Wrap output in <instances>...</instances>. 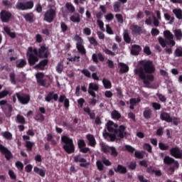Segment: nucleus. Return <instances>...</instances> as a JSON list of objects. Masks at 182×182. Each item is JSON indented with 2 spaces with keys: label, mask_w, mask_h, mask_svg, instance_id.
I'll list each match as a JSON object with an SVG mask.
<instances>
[{
  "label": "nucleus",
  "mask_w": 182,
  "mask_h": 182,
  "mask_svg": "<svg viewBox=\"0 0 182 182\" xmlns=\"http://www.w3.org/2000/svg\"><path fill=\"white\" fill-rule=\"evenodd\" d=\"M154 70V65L151 61L143 60L139 61L134 73L143 80L144 85H150V82L154 80V77L151 75Z\"/></svg>",
  "instance_id": "1"
},
{
  "label": "nucleus",
  "mask_w": 182,
  "mask_h": 182,
  "mask_svg": "<svg viewBox=\"0 0 182 182\" xmlns=\"http://www.w3.org/2000/svg\"><path fill=\"white\" fill-rule=\"evenodd\" d=\"M107 129L109 134L106 132L103 133V136L107 140L109 139L111 141H114V140H117V139H123V137L126 136V127L121 125L118 129L117 124L112 121H109L107 123Z\"/></svg>",
  "instance_id": "2"
},
{
  "label": "nucleus",
  "mask_w": 182,
  "mask_h": 182,
  "mask_svg": "<svg viewBox=\"0 0 182 182\" xmlns=\"http://www.w3.org/2000/svg\"><path fill=\"white\" fill-rule=\"evenodd\" d=\"M49 51L45 46H41L38 52L36 48H28L27 58L30 65H35L39 60V58H48Z\"/></svg>",
  "instance_id": "3"
},
{
  "label": "nucleus",
  "mask_w": 182,
  "mask_h": 182,
  "mask_svg": "<svg viewBox=\"0 0 182 182\" xmlns=\"http://www.w3.org/2000/svg\"><path fill=\"white\" fill-rule=\"evenodd\" d=\"M164 36L165 38H163L162 37L159 38V43L162 46V48H166L167 45L170 46H174L176 45V41H174V36L170 31L166 30L164 31Z\"/></svg>",
  "instance_id": "4"
},
{
  "label": "nucleus",
  "mask_w": 182,
  "mask_h": 182,
  "mask_svg": "<svg viewBox=\"0 0 182 182\" xmlns=\"http://www.w3.org/2000/svg\"><path fill=\"white\" fill-rule=\"evenodd\" d=\"M61 141L65 143L63 149L66 153L70 154L75 151V145L73 144V140L69 136L65 135L61 137Z\"/></svg>",
  "instance_id": "5"
},
{
  "label": "nucleus",
  "mask_w": 182,
  "mask_h": 182,
  "mask_svg": "<svg viewBox=\"0 0 182 182\" xmlns=\"http://www.w3.org/2000/svg\"><path fill=\"white\" fill-rule=\"evenodd\" d=\"M56 17V11L53 9H50L46 11L44 14V21L50 23L53 22V19Z\"/></svg>",
  "instance_id": "6"
},
{
  "label": "nucleus",
  "mask_w": 182,
  "mask_h": 182,
  "mask_svg": "<svg viewBox=\"0 0 182 182\" xmlns=\"http://www.w3.org/2000/svg\"><path fill=\"white\" fill-rule=\"evenodd\" d=\"M17 9H21V11H26V9H32L33 8V1H27L26 3L18 2L16 5Z\"/></svg>",
  "instance_id": "7"
},
{
  "label": "nucleus",
  "mask_w": 182,
  "mask_h": 182,
  "mask_svg": "<svg viewBox=\"0 0 182 182\" xmlns=\"http://www.w3.org/2000/svg\"><path fill=\"white\" fill-rule=\"evenodd\" d=\"M129 29L132 31V35H141V33H144V29H143V27L137 25H131Z\"/></svg>",
  "instance_id": "8"
},
{
  "label": "nucleus",
  "mask_w": 182,
  "mask_h": 182,
  "mask_svg": "<svg viewBox=\"0 0 182 182\" xmlns=\"http://www.w3.org/2000/svg\"><path fill=\"white\" fill-rule=\"evenodd\" d=\"M16 97L21 105H28V103H29V100H31L29 95L26 94L20 95L19 93H16Z\"/></svg>",
  "instance_id": "9"
},
{
  "label": "nucleus",
  "mask_w": 182,
  "mask_h": 182,
  "mask_svg": "<svg viewBox=\"0 0 182 182\" xmlns=\"http://www.w3.org/2000/svg\"><path fill=\"white\" fill-rule=\"evenodd\" d=\"M93 90L97 92V90H99V85L95 82H90L88 87V93L92 96V97H96V93Z\"/></svg>",
  "instance_id": "10"
},
{
  "label": "nucleus",
  "mask_w": 182,
  "mask_h": 182,
  "mask_svg": "<svg viewBox=\"0 0 182 182\" xmlns=\"http://www.w3.org/2000/svg\"><path fill=\"white\" fill-rule=\"evenodd\" d=\"M74 161L75 163H80V167H86L87 166H89V163H87L85 158L81 157L80 155H76L74 156Z\"/></svg>",
  "instance_id": "11"
},
{
  "label": "nucleus",
  "mask_w": 182,
  "mask_h": 182,
  "mask_svg": "<svg viewBox=\"0 0 182 182\" xmlns=\"http://www.w3.org/2000/svg\"><path fill=\"white\" fill-rule=\"evenodd\" d=\"M171 155L175 159H182V150L179 148L174 147L170 150Z\"/></svg>",
  "instance_id": "12"
},
{
  "label": "nucleus",
  "mask_w": 182,
  "mask_h": 182,
  "mask_svg": "<svg viewBox=\"0 0 182 182\" xmlns=\"http://www.w3.org/2000/svg\"><path fill=\"white\" fill-rule=\"evenodd\" d=\"M78 147L81 153H87L90 151V149L86 147V143L83 139H80L77 141Z\"/></svg>",
  "instance_id": "13"
},
{
  "label": "nucleus",
  "mask_w": 182,
  "mask_h": 182,
  "mask_svg": "<svg viewBox=\"0 0 182 182\" xmlns=\"http://www.w3.org/2000/svg\"><path fill=\"white\" fill-rule=\"evenodd\" d=\"M0 16L3 22H8V21L11 19V17L12 16V14H11V12L9 11L3 10L1 12Z\"/></svg>",
  "instance_id": "14"
},
{
  "label": "nucleus",
  "mask_w": 182,
  "mask_h": 182,
  "mask_svg": "<svg viewBox=\"0 0 182 182\" xmlns=\"http://www.w3.org/2000/svg\"><path fill=\"white\" fill-rule=\"evenodd\" d=\"M0 151H1V153H3V154H4L6 159H7V160H9V159H11V157H12V154L11 153V151L9 150H8V149H6V147H4V146L0 144Z\"/></svg>",
  "instance_id": "15"
},
{
  "label": "nucleus",
  "mask_w": 182,
  "mask_h": 182,
  "mask_svg": "<svg viewBox=\"0 0 182 182\" xmlns=\"http://www.w3.org/2000/svg\"><path fill=\"white\" fill-rule=\"evenodd\" d=\"M161 120H164L165 122H167L168 123H171L173 122V118L170 117V114H168L167 112H163L160 115Z\"/></svg>",
  "instance_id": "16"
},
{
  "label": "nucleus",
  "mask_w": 182,
  "mask_h": 182,
  "mask_svg": "<svg viewBox=\"0 0 182 182\" xmlns=\"http://www.w3.org/2000/svg\"><path fill=\"white\" fill-rule=\"evenodd\" d=\"M48 65V60H42L39 64L34 67V69H39L40 70H43L46 65Z\"/></svg>",
  "instance_id": "17"
},
{
  "label": "nucleus",
  "mask_w": 182,
  "mask_h": 182,
  "mask_svg": "<svg viewBox=\"0 0 182 182\" xmlns=\"http://www.w3.org/2000/svg\"><path fill=\"white\" fill-rule=\"evenodd\" d=\"M140 97L138 98H132L129 100V109H131L132 110H133V109H134V106H136V105H137V103H140Z\"/></svg>",
  "instance_id": "18"
},
{
  "label": "nucleus",
  "mask_w": 182,
  "mask_h": 182,
  "mask_svg": "<svg viewBox=\"0 0 182 182\" xmlns=\"http://www.w3.org/2000/svg\"><path fill=\"white\" fill-rule=\"evenodd\" d=\"M87 139L89 141V146H91V147H95V146H96V139H95V136L93 135H87Z\"/></svg>",
  "instance_id": "19"
},
{
  "label": "nucleus",
  "mask_w": 182,
  "mask_h": 182,
  "mask_svg": "<svg viewBox=\"0 0 182 182\" xmlns=\"http://www.w3.org/2000/svg\"><path fill=\"white\" fill-rule=\"evenodd\" d=\"M100 146L101 149V151L103 153H109L110 152V146L103 142L100 143Z\"/></svg>",
  "instance_id": "20"
},
{
  "label": "nucleus",
  "mask_w": 182,
  "mask_h": 182,
  "mask_svg": "<svg viewBox=\"0 0 182 182\" xmlns=\"http://www.w3.org/2000/svg\"><path fill=\"white\" fill-rule=\"evenodd\" d=\"M4 31L6 32L7 35L10 36L12 39L16 38V33L15 32L11 31V28L8 26H4Z\"/></svg>",
  "instance_id": "21"
},
{
  "label": "nucleus",
  "mask_w": 182,
  "mask_h": 182,
  "mask_svg": "<svg viewBox=\"0 0 182 182\" xmlns=\"http://www.w3.org/2000/svg\"><path fill=\"white\" fill-rule=\"evenodd\" d=\"M119 72L121 73H127V72H129V65L120 63H119Z\"/></svg>",
  "instance_id": "22"
},
{
  "label": "nucleus",
  "mask_w": 182,
  "mask_h": 182,
  "mask_svg": "<svg viewBox=\"0 0 182 182\" xmlns=\"http://www.w3.org/2000/svg\"><path fill=\"white\" fill-rule=\"evenodd\" d=\"M34 173H36V174H38L41 176V177H45V175L46 174V171L42 168H39L38 166H35L33 168Z\"/></svg>",
  "instance_id": "23"
},
{
  "label": "nucleus",
  "mask_w": 182,
  "mask_h": 182,
  "mask_svg": "<svg viewBox=\"0 0 182 182\" xmlns=\"http://www.w3.org/2000/svg\"><path fill=\"white\" fill-rule=\"evenodd\" d=\"M0 106L3 110H4V107H8L9 110L10 112H12V106H11V105L8 104V101H6V100H1Z\"/></svg>",
  "instance_id": "24"
},
{
  "label": "nucleus",
  "mask_w": 182,
  "mask_h": 182,
  "mask_svg": "<svg viewBox=\"0 0 182 182\" xmlns=\"http://www.w3.org/2000/svg\"><path fill=\"white\" fill-rule=\"evenodd\" d=\"M141 50L140 46L134 45L132 46L131 53L132 55H137Z\"/></svg>",
  "instance_id": "25"
},
{
  "label": "nucleus",
  "mask_w": 182,
  "mask_h": 182,
  "mask_svg": "<svg viewBox=\"0 0 182 182\" xmlns=\"http://www.w3.org/2000/svg\"><path fill=\"white\" fill-rule=\"evenodd\" d=\"M70 20L74 23H79L81 20L80 16L79 14H73L70 17Z\"/></svg>",
  "instance_id": "26"
},
{
  "label": "nucleus",
  "mask_w": 182,
  "mask_h": 182,
  "mask_svg": "<svg viewBox=\"0 0 182 182\" xmlns=\"http://www.w3.org/2000/svg\"><path fill=\"white\" fill-rule=\"evenodd\" d=\"M124 40L127 43H130L132 42V38H130V35L129 33V30H124Z\"/></svg>",
  "instance_id": "27"
},
{
  "label": "nucleus",
  "mask_w": 182,
  "mask_h": 182,
  "mask_svg": "<svg viewBox=\"0 0 182 182\" xmlns=\"http://www.w3.org/2000/svg\"><path fill=\"white\" fill-rule=\"evenodd\" d=\"M114 171L116 173H121L122 174L127 173V168L122 165H118L117 168L114 169Z\"/></svg>",
  "instance_id": "28"
},
{
  "label": "nucleus",
  "mask_w": 182,
  "mask_h": 182,
  "mask_svg": "<svg viewBox=\"0 0 182 182\" xmlns=\"http://www.w3.org/2000/svg\"><path fill=\"white\" fill-rule=\"evenodd\" d=\"M102 84L105 89H110L112 87V82L108 79H102Z\"/></svg>",
  "instance_id": "29"
},
{
  "label": "nucleus",
  "mask_w": 182,
  "mask_h": 182,
  "mask_svg": "<svg viewBox=\"0 0 182 182\" xmlns=\"http://www.w3.org/2000/svg\"><path fill=\"white\" fill-rule=\"evenodd\" d=\"M173 13L176 15L178 19H182V10L180 9H175L173 10Z\"/></svg>",
  "instance_id": "30"
},
{
  "label": "nucleus",
  "mask_w": 182,
  "mask_h": 182,
  "mask_svg": "<svg viewBox=\"0 0 182 182\" xmlns=\"http://www.w3.org/2000/svg\"><path fill=\"white\" fill-rule=\"evenodd\" d=\"M175 37L176 38L177 41H181L182 39V31L180 29H176L173 31Z\"/></svg>",
  "instance_id": "31"
},
{
  "label": "nucleus",
  "mask_w": 182,
  "mask_h": 182,
  "mask_svg": "<svg viewBox=\"0 0 182 182\" xmlns=\"http://www.w3.org/2000/svg\"><path fill=\"white\" fill-rule=\"evenodd\" d=\"M26 60L23 59L18 60L16 63V68H23V66H26Z\"/></svg>",
  "instance_id": "32"
},
{
  "label": "nucleus",
  "mask_w": 182,
  "mask_h": 182,
  "mask_svg": "<svg viewBox=\"0 0 182 182\" xmlns=\"http://www.w3.org/2000/svg\"><path fill=\"white\" fill-rule=\"evenodd\" d=\"M23 18L27 21L28 22H33V14L32 13L27 14L23 15Z\"/></svg>",
  "instance_id": "33"
},
{
  "label": "nucleus",
  "mask_w": 182,
  "mask_h": 182,
  "mask_svg": "<svg viewBox=\"0 0 182 182\" xmlns=\"http://www.w3.org/2000/svg\"><path fill=\"white\" fill-rule=\"evenodd\" d=\"M77 50L82 53V55H85L86 53V49H85V46H83V43L77 44Z\"/></svg>",
  "instance_id": "34"
},
{
  "label": "nucleus",
  "mask_w": 182,
  "mask_h": 182,
  "mask_svg": "<svg viewBox=\"0 0 182 182\" xmlns=\"http://www.w3.org/2000/svg\"><path fill=\"white\" fill-rule=\"evenodd\" d=\"M164 163L165 164H173V163H174V159L170 156H165L164 159Z\"/></svg>",
  "instance_id": "35"
},
{
  "label": "nucleus",
  "mask_w": 182,
  "mask_h": 182,
  "mask_svg": "<svg viewBox=\"0 0 182 182\" xmlns=\"http://www.w3.org/2000/svg\"><path fill=\"white\" fill-rule=\"evenodd\" d=\"M111 116L112 117V119H115L117 120H118V119H120V117H122V115H120V113H119V112L114 110Z\"/></svg>",
  "instance_id": "36"
},
{
  "label": "nucleus",
  "mask_w": 182,
  "mask_h": 182,
  "mask_svg": "<svg viewBox=\"0 0 182 182\" xmlns=\"http://www.w3.org/2000/svg\"><path fill=\"white\" fill-rule=\"evenodd\" d=\"M144 117H145V119H150V117H151V110L146 108L144 112Z\"/></svg>",
  "instance_id": "37"
},
{
  "label": "nucleus",
  "mask_w": 182,
  "mask_h": 182,
  "mask_svg": "<svg viewBox=\"0 0 182 182\" xmlns=\"http://www.w3.org/2000/svg\"><path fill=\"white\" fill-rule=\"evenodd\" d=\"M36 77L37 82H38V83H41V85H43V83H42V80L43 79V73H36Z\"/></svg>",
  "instance_id": "38"
},
{
  "label": "nucleus",
  "mask_w": 182,
  "mask_h": 182,
  "mask_svg": "<svg viewBox=\"0 0 182 182\" xmlns=\"http://www.w3.org/2000/svg\"><path fill=\"white\" fill-rule=\"evenodd\" d=\"M16 123H19L20 124H23L25 123V118L20 114L16 116Z\"/></svg>",
  "instance_id": "39"
},
{
  "label": "nucleus",
  "mask_w": 182,
  "mask_h": 182,
  "mask_svg": "<svg viewBox=\"0 0 182 182\" xmlns=\"http://www.w3.org/2000/svg\"><path fill=\"white\" fill-rule=\"evenodd\" d=\"M73 39H74V41H75V42H77L76 46L83 43V39H82V38L80 36H79L78 35H75Z\"/></svg>",
  "instance_id": "40"
},
{
  "label": "nucleus",
  "mask_w": 182,
  "mask_h": 182,
  "mask_svg": "<svg viewBox=\"0 0 182 182\" xmlns=\"http://www.w3.org/2000/svg\"><path fill=\"white\" fill-rule=\"evenodd\" d=\"M65 7L69 11V12H72V13L75 12V6H73V4L67 3L65 4Z\"/></svg>",
  "instance_id": "41"
},
{
  "label": "nucleus",
  "mask_w": 182,
  "mask_h": 182,
  "mask_svg": "<svg viewBox=\"0 0 182 182\" xmlns=\"http://www.w3.org/2000/svg\"><path fill=\"white\" fill-rule=\"evenodd\" d=\"M109 151L111 153V156H113V157H117L118 152L116 148H114V146H110Z\"/></svg>",
  "instance_id": "42"
},
{
  "label": "nucleus",
  "mask_w": 182,
  "mask_h": 182,
  "mask_svg": "<svg viewBox=\"0 0 182 182\" xmlns=\"http://www.w3.org/2000/svg\"><path fill=\"white\" fill-rule=\"evenodd\" d=\"M1 135L3 136V137H4V139H7L8 140L12 139V134H11L10 132H5L1 133Z\"/></svg>",
  "instance_id": "43"
},
{
  "label": "nucleus",
  "mask_w": 182,
  "mask_h": 182,
  "mask_svg": "<svg viewBox=\"0 0 182 182\" xmlns=\"http://www.w3.org/2000/svg\"><path fill=\"white\" fill-rule=\"evenodd\" d=\"M134 156H135V157H136V159H144V152L136 151H135Z\"/></svg>",
  "instance_id": "44"
},
{
  "label": "nucleus",
  "mask_w": 182,
  "mask_h": 182,
  "mask_svg": "<svg viewBox=\"0 0 182 182\" xmlns=\"http://www.w3.org/2000/svg\"><path fill=\"white\" fill-rule=\"evenodd\" d=\"M47 140L48 141H50L52 143V144H56V140L55 139V137L53 136H52V134H48L47 135Z\"/></svg>",
  "instance_id": "45"
},
{
  "label": "nucleus",
  "mask_w": 182,
  "mask_h": 182,
  "mask_svg": "<svg viewBox=\"0 0 182 182\" xmlns=\"http://www.w3.org/2000/svg\"><path fill=\"white\" fill-rule=\"evenodd\" d=\"M97 23L101 31H105V23L100 19L97 20Z\"/></svg>",
  "instance_id": "46"
},
{
  "label": "nucleus",
  "mask_w": 182,
  "mask_h": 182,
  "mask_svg": "<svg viewBox=\"0 0 182 182\" xmlns=\"http://www.w3.org/2000/svg\"><path fill=\"white\" fill-rule=\"evenodd\" d=\"M56 70L58 73H62L63 70V64L62 63H58L56 66Z\"/></svg>",
  "instance_id": "47"
},
{
  "label": "nucleus",
  "mask_w": 182,
  "mask_h": 182,
  "mask_svg": "<svg viewBox=\"0 0 182 182\" xmlns=\"http://www.w3.org/2000/svg\"><path fill=\"white\" fill-rule=\"evenodd\" d=\"M164 18L166 21H170V23H173V22H174V17L170 16V14L167 13L164 14Z\"/></svg>",
  "instance_id": "48"
},
{
  "label": "nucleus",
  "mask_w": 182,
  "mask_h": 182,
  "mask_svg": "<svg viewBox=\"0 0 182 182\" xmlns=\"http://www.w3.org/2000/svg\"><path fill=\"white\" fill-rule=\"evenodd\" d=\"M114 12H119L120 11V3L115 2L114 4Z\"/></svg>",
  "instance_id": "49"
},
{
  "label": "nucleus",
  "mask_w": 182,
  "mask_h": 182,
  "mask_svg": "<svg viewBox=\"0 0 182 182\" xmlns=\"http://www.w3.org/2000/svg\"><path fill=\"white\" fill-rule=\"evenodd\" d=\"M175 55H176L178 57L182 56V48L181 47H179L176 49Z\"/></svg>",
  "instance_id": "50"
},
{
  "label": "nucleus",
  "mask_w": 182,
  "mask_h": 182,
  "mask_svg": "<svg viewBox=\"0 0 182 182\" xmlns=\"http://www.w3.org/2000/svg\"><path fill=\"white\" fill-rule=\"evenodd\" d=\"M159 146L161 150H168V146L167 144L160 142L159 144Z\"/></svg>",
  "instance_id": "51"
},
{
  "label": "nucleus",
  "mask_w": 182,
  "mask_h": 182,
  "mask_svg": "<svg viewBox=\"0 0 182 182\" xmlns=\"http://www.w3.org/2000/svg\"><path fill=\"white\" fill-rule=\"evenodd\" d=\"M16 167L18 168V170H23V164L21 161H16Z\"/></svg>",
  "instance_id": "52"
},
{
  "label": "nucleus",
  "mask_w": 182,
  "mask_h": 182,
  "mask_svg": "<svg viewBox=\"0 0 182 182\" xmlns=\"http://www.w3.org/2000/svg\"><path fill=\"white\" fill-rule=\"evenodd\" d=\"M88 41L91 43V45H93L94 46H97V41H96V39H95V38L90 37V38H88Z\"/></svg>",
  "instance_id": "53"
},
{
  "label": "nucleus",
  "mask_w": 182,
  "mask_h": 182,
  "mask_svg": "<svg viewBox=\"0 0 182 182\" xmlns=\"http://www.w3.org/2000/svg\"><path fill=\"white\" fill-rule=\"evenodd\" d=\"M96 164L98 170L102 171V170H103V163L101 161H97Z\"/></svg>",
  "instance_id": "54"
},
{
  "label": "nucleus",
  "mask_w": 182,
  "mask_h": 182,
  "mask_svg": "<svg viewBox=\"0 0 182 182\" xmlns=\"http://www.w3.org/2000/svg\"><path fill=\"white\" fill-rule=\"evenodd\" d=\"M9 91L4 90L0 92V99H4V97L8 96Z\"/></svg>",
  "instance_id": "55"
},
{
  "label": "nucleus",
  "mask_w": 182,
  "mask_h": 182,
  "mask_svg": "<svg viewBox=\"0 0 182 182\" xmlns=\"http://www.w3.org/2000/svg\"><path fill=\"white\" fill-rule=\"evenodd\" d=\"M60 28H61L62 32H66V31H68V25H66V23L63 22L60 23Z\"/></svg>",
  "instance_id": "56"
},
{
  "label": "nucleus",
  "mask_w": 182,
  "mask_h": 182,
  "mask_svg": "<svg viewBox=\"0 0 182 182\" xmlns=\"http://www.w3.org/2000/svg\"><path fill=\"white\" fill-rule=\"evenodd\" d=\"M83 33H85V35H87V36H89L92 33V30H90V28L86 27L83 29Z\"/></svg>",
  "instance_id": "57"
},
{
  "label": "nucleus",
  "mask_w": 182,
  "mask_h": 182,
  "mask_svg": "<svg viewBox=\"0 0 182 182\" xmlns=\"http://www.w3.org/2000/svg\"><path fill=\"white\" fill-rule=\"evenodd\" d=\"M88 103L91 106H96V104L97 103V100H96V99L91 98V99H89Z\"/></svg>",
  "instance_id": "58"
},
{
  "label": "nucleus",
  "mask_w": 182,
  "mask_h": 182,
  "mask_svg": "<svg viewBox=\"0 0 182 182\" xmlns=\"http://www.w3.org/2000/svg\"><path fill=\"white\" fill-rule=\"evenodd\" d=\"M115 18L119 23H123V16H122V14H116Z\"/></svg>",
  "instance_id": "59"
},
{
  "label": "nucleus",
  "mask_w": 182,
  "mask_h": 182,
  "mask_svg": "<svg viewBox=\"0 0 182 182\" xmlns=\"http://www.w3.org/2000/svg\"><path fill=\"white\" fill-rule=\"evenodd\" d=\"M151 33L152 36H157V35H159V33H160V31L157 28H152Z\"/></svg>",
  "instance_id": "60"
},
{
  "label": "nucleus",
  "mask_w": 182,
  "mask_h": 182,
  "mask_svg": "<svg viewBox=\"0 0 182 182\" xmlns=\"http://www.w3.org/2000/svg\"><path fill=\"white\" fill-rule=\"evenodd\" d=\"M144 150H146L149 153H151V146H150V144H144Z\"/></svg>",
  "instance_id": "61"
},
{
  "label": "nucleus",
  "mask_w": 182,
  "mask_h": 182,
  "mask_svg": "<svg viewBox=\"0 0 182 182\" xmlns=\"http://www.w3.org/2000/svg\"><path fill=\"white\" fill-rule=\"evenodd\" d=\"M26 146L28 150H32V147H33V143H32L29 141H27L26 143Z\"/></svg>",
  "instance_id": "62"
},
{
  "label": "nucleus",
  "mask_w": 182,
  "mask_h": 182,
  "mask_svg": "<svg viewBox=\"0 0 182 182\" xmlns=\"http://www.w3.org/2000/svg\"><path fill=\"white\" fill-rule=\"evenodd\" d=\"M125 149L127 150V151H129L130 153H133V151H134V148L132 147L130 145H125Z\"/></svg>",
  "instance_id": "63"
},
{
  "label": "nucleus",
  "mask_w": 182,
  "mask_h": 182,
  "mask_svg": "<svg viewBox=\"0 0 182 182\" xmlns=\"http://www.w3.org/2000/svg\"><path fill=\"white\" fill-rule=\"evenodd\" d=\"M81 73H82V75H85L86 77H90V72H89V70H82Z\"/></svg>",
  "instance_id": "64"
}]
</instances>
